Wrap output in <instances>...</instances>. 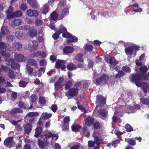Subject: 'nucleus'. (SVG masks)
Here are the masks:
<instances>
[{
	"mask_svg": "<svg viewBox=\"0 0 149 149\" xmlns=\"http://www.w3.org/2000/svg\"><path fill=\"white\" fill-rule=\"evenodd\" d=\"M9 33V31L6 26L2 27L0 31V40L1 36H6Z\"/></svg>",
	"mask_w": 149,
	"mask_h": 149,
	"instance_id": "15",
	"label": "nucleus"
},
{
	"mask_svg": "<svg viewBox=\"0 0 149 149\" xmlns=\"http://www.w3.org/2000/svg\"><path fill=\"white\" fill-rule=\"evenodd\" d=\"M83 132L84 135L87 137H88L90 136L89 132L87 129V127L86 126H84L83 128Z\"/></svg>",
	"mask_w": 149,
	"mask_h": 149,
	"instance_id": "41",
	"label": "nucleus"
},
{
	"mask_svg": "<svg viewBox=\"0 0 149 149\" xmlns=\"http://www.w3.org/2000/svg\"><path fill=\"white\" fill-rule=\"evenodd\" d=\"M148 70L147 67L146 66H142L140 67V70L141 72V74L136 73L135 74H133L131 76V78H132V76L134 75H136V74L138 75H147L146 74Z\"/></svg>",
	"mask_w": 149,
	"mask_h": 149,
	"instance_id": "20",
	"label": "nucleus"
},
{
	"mask_svg": "<svg viewBox=\"0 0 149 149\" xmlns=\"http://www.w3.org/2000/svg\"><path fill=\"white\" fill-rule=\"evenodd\" d=\"M33 43V41H30L24 47V48L26 50H33L34 49L32 45Z\"/></svg>",
	"mask_w": 149,
	"mask_h": 149,
	"instance_id": "35",
	"label": "nucleus"
},
{
	"mask_svg": "<svg viewBox=\"0 0 149 149\" xmlns=\"http://www.w3.org/2000/svg\"><path fill=\"white\" fill-rule=\"evenodd\" d=\"M13 139L12 137H9L5 139L4 141V144L6 146L10 148L13 143Z\"/></svg>",
	"mask_w": 149,
	"mask_h": 149,
	"instance_id": "7",
	"label": "nucleus"
},
{
	"mask_svg": "<svg viewBox=\"0 0 149 149\" xmlns=\"http://www.w3.org/2000/svg\"><path fill=\"white\" fill-rule=\"evenodd\" d=\"M122 68L123 71L126 72L130 73L131 72V69L129 67L124 66Z\"/></svg>",
	"mask_w": 149,
	"mask_h": 149,
	"instance_id": "57",
	"label": "nucleus"
},
{
	"mask_svg": "<svg viewBox=\"0 0 149 149\" xmlns=\"http://www.w3.org/2000/svg\"><path fill=\"white\" fill-rule=\"evenodd\" d=\"M42 131V129L41 127H37L35 130V134L34 136L36 138L39 137L41 135Z\"/></svg>",
	"mask_w": 149,
	"mask_h": 149,
	"instance_id": "29",
	"label": "nucleus"
},
{
	"mask_svg": "<svg viewBox=\"0 0 149 149\" xmlns=\"http://www.w3.org/2000/svg\"><path fill=\"white\" fill-rule=\"evenodd\" d=\"M15 38L14 36L13 35H9L6 37V40L10 42L13 41Z\"/></svg>",
	"mask_w": 149,
	"mask_h": 149,
	"instance_id": "64",
	"label": "nucleus"
},
{
	"mask_svg": "<svg viewBox=\"0 0 149 149\" xmlns=\"http://www.w3.org/2000/svg\"><path fill=\"white\" fill-rule=\"evenodd\" d=\"M74 48L71 46H68L64 48L63 51L64 53L66 54H69L72 53L74 51Z\"/></svg>",
	"mask_w": 149,
	"mask_h": 149,
	"instance_id": "30",
	"label": "nucleus"
},
{
	"mask_svg": "<svg viewBox=\"0 0 149 149\" xmlns=\"http://www.w3.org/2000/svg\"><path fill=\"white\" fill-rule=\"evenodd\" d=\"M149 79V77L144 75H134L131 80L132 82H135L136 86L138 87H141L145 93H147V90L148 88V85L145 82H141L140 80H147Z\"/></svg>",
	"mask_w": 149,
	"mask_h": 149,
	"instance_id": "1",
	"label": "nucleus"
},
{
	"mask_svg": "<svg viewBox=\"0 0 149 149\" xmlns=\"http://www.w3.org/2000/svg\"><path fill=\"white\" fill-rule=\"evenodd\" d=\"M28 63L29 65L32 66H36V68H38V67L37 65V62L35 60L32 59H29L28 60Z\"/></svg>",
	"mask_w": 149,
	"mask_h": 149,
	"instance_id": "40",
	"label": "nucleus"
},
{
	"mask_svg": "<svg viewBox=\"0 0 149 149\" xmlns=\"http://www.w3.org/2000/svg\"><path fill=\"white\" fill-rule=\"evenodd\" d=\"M45 136L46 139H48L51 137L54 141L56 140L58 138V135L56 134H52L50 131H48L47 133H46L45 134Z\"/></svg>",
	"mask_w": 149,
	"mask_h": 149,
	"instance_id": "9",
	"label": "nucleus"
},
{
	"mask_svg": "<svg viewBox=\"0 0 149 149\" xmlns=\"http://www.w3.org/2000/svg\"><path fill=\"white\" fill-rule=\"evenodd\" d=\"M83 55L80 53H78L74 57L75 59L76 60L81 62H84V59L83 58Z\"/></svg>",
	"mask_w": 149,
	"mask_h": 149,
	"instance_id": "31",
	"label": "nucleus"
},
{
	"mask_svg": "<svg viewBox=\"0 0 149 149\" xmlns=\"http://www.w3.org/2000/svg\"><path fill=\"white\" fill-rule=\"evenodd\" d=\"M15 34L16 38L19 39H25L27 35L24 33L19 31L15 32Z\"/></svg>",
	"mask_w": 149,
	"mask_h": 149,
	"instance_id": "14",
	"label": "nucleus"
},
{
	"mask_svg": "<svg viewBox=\"0 0 149 149\" xmlns=\"http://www.w3.org/2000/svg\"><path fill=\"white\" fill-rule=\"evenodd\" d=\"M29 33L31 38L36 37L37 35V30L34 27L31 28L29 30Z\"/></svg>",
	"mask_w": 149,
	"mask_h": 149,
	"instance_id": "23",
	"label": "nucleus"
},
{
	"mask_svg": "<svg viewBox=\"0 0 149 149\" xmlns=\"http://www.w3.org/2000/svg\"><path fill=\"white\" fill-rule=\"evenodd\" d=\"M27 7L26 5L24 3H22L21 4L20 6V8L21 10L23 11H25L27 9Z\"/></svg>",
	"mask_w": 149,
	"mask_h": 149,
	"instance_id": "60",
	"label": "nucleus"
},
{
	"mask_svg": "<svg viewBox=\"0 0 149 149\" xmlns=\"http://www.w3.org/2000/svg\"><path fill=\"white\" fill-rule=\"evenodd\" d=\"M81 126L79 125H76L74 123L72 126V130L73 132H76L78 131L81 128Z\"/></svg>",
	"mask_w": 149,
	"mask_h": 149,
	"instance_id": "37",
	"label": "nucleus"
},
{
	"mask_svg": "<svg viewBox=\"0 0 149 149\" xmlns=\"http://www.w3.org/2000/svg\"><path fill=\"white\" fill-rule=\"evenodd\" d=\"M141 102L146 105L149 104V99L148 98L142 97L140 99Z\"/></svg>",
	"mask_w": 149,
	"mask_h": 149,
	"instance_id": "42",
	"label": "nucleus"
},
{
	"mask_svg": "<svg viewBox=\"0 0 149 149\" xmlns=\"http://www.w3.org/2000/svg\"><path fill=\"white\" fill-rule=\"evenodd\" d=\"M11 48L8 43L0 42V52L2 56H8L9 54L6 52L9 51Z\"/></svg>",
	"mask_w": 149,
	"mask_h": 149,
	"instance_id": "2",
	"label": "nucleus"
},
{
	"mask_svg": "<svg viewBox=\"0 0 149 149\" xmlns=\"http://www.w3.org/2000/svg\"><path fill=\"white\" fill-rule=\"evenodd\" d=\"M39 115V113L37 112H30L27 114V116L29 117H33L37 116Z\"/></svg>",
	"mask_w": 149,
	"mask_h": 149,
	"instance_id": "51",
	"label": "nucleus"
},
{
	"mask_svg": "<svg viewBox=\"0 0 149 149\" xmlns=\"http://www.w3.org/2000/svg\"><path fill=\"white\" fill-rule=\"evenodd\" d=\"M139 47L136 46H129L127 48L125 49V52L130 55L133 54V51L134 50L137 51L139 49Z\"/></svg>",
	"mask_w": 149,
	"mask_h": 149,
	"instance_id": "6",
	"label": "nucleus"
},
{
	"mask_svg": "<svg viewBox=\"0 0 149 149\" xmlns=\"http://www.w3.org/2000/svg\"><path fill=\"white\" fill-rule=\"evenodd\" d=\"M65 61L63 60H58L55 64V68L59 69L61 68L62 70L65 68Z\"/></svg>",
	"mask_w": 149,
	"mask_h": 149,
	"instance_id": "5",
	"label": "nucleus"
},
{
	"mask_svg": "<svg viewBox=\"0 0 149 149\" xmlns=\"http://www.w3.org/2000/svg\"><path fill=\"white\" fill-rule=\"evenodd\" d=\"M8 76L10 79H13L15 78V75L14 71L11 70H10L8 74Z\"/></svg>",
	"mask_w": 149,
	"mask_h": 149,
	"instance_id": "43",
	"label": "nucleus"
},
{
	"mask_svg": "<svg viewBox=\"0 0 149 149\" xmlns=\"http://www.w3.org/2000/svg\"><path fill=\"white\" fill-rule=\"evenodd\" d=\"M52 116V113H45L42 114V118L44 119H47L50 118Z\"/></svg>",
	"mask_w": 149,
	"mask_h": 149,
	"instance_id": "44",
	"label": "nucleus"
},
{
	"mask_svg": "<svg viewBox=\"0 0 149 149\" xmlns=\"http://www.w3.org/2000/svg\"><path fill=\"white\" fill-rule=\"evenodd\" d=\"M45 70V68L42 67L36 71L35 72V76H38V77H40L42 74L44 73Z\"/></svg>",
	"mask_w": 149,
	"mask_h": 149,
	"instance_id": "21",
	"label": "nucleus"
},
{
	"mask_svg": "<svg viewBox=\"0 0 149 149\" xmlns=\"http://www.w3.org/2000/svg\"><path fill=\"white\" fill-rule=\"evenodd\" d=\"M26 72L29 75L32 76L33 70V68L30 66L28 64L26 65Z\"/></svg>",
	"mask_w": 149,
	"mask_h": 149,
	"instance_id": "33",
	"label": "nucleus"
},
{
	"mask_svg": "<svg viewBox=\"0 0 149 149\" xmlns=\"http://www.w3.org/2000/svg\"><path fill=\"white\" fill-rule=\"evenodd\" d=\"M26 14L28 16L30 17H36L38 15V13L37 11L31 9L27 10Z\"/></svg>",
	"mask_w": 149,
	"mask_h": 149,
	"instance_id": "19",
	"label": "nucleus"
},
{
	"mask_svg": "<svg viewBox=\"0 0 149 149\" xmlns=\"http://www.w3.org/2000/svg\"><path fill=\"white\" fill-rule=\"evenodd\" d=\"M93 48V47L91 45H86L85 47V49L86 51L89 52L92 51Z\"/></svg>",
	"mask_w": 149,
	"mask_h": 149,
	"instance_id": "56",
	"label": "nucleus"
},
{
	"mask_svg": "<svg viewBox=\"0 0 149 149\" xmlns=\"http://www.w3.org/2000/svg\"><path fill=\"white\" fill-rule=\"evenodd\" d=\"M83 85V87L84 88H87L91 84V81L89 80H86L82 81Z\"/></svg>",
	"mask_w": 149,
	"mask_h": 149,
	"instance_id": "47",
	"label": "nucleus"
},
{
	"mask_svg": "<svg viewBox=\"0 0 149 149\" xmlns=\"http://www.w3.org/2000/svg\"><path fill=\"white\" fill-rule=\"evenodd\" d=\"M109 77L106 75H103L101 77L97 78L96 81V84L99 85L106 83L108 80Z\"/></svg>",
	"mask_w": 149,
	"mask_h": 149,
	"instance_id": "4",
	"label": "nucleus"
},
{
	"mask_svg": "<svg viewBox=\"0 0 149 149\" xmlns=\"http://www.w3.org/2000/svg\"><path fill=\"white\" fill-rule=\"evenodd\" d=\"M63 80L64 79L63 78H60L54 84L55 88L58 89L62 87L63 86Z\"/></svg>",
	"mask_w": 149,
	"mask_h": 149,
	"instance_id": "17",
	"label": "nucleus"
},
{
	"mask_svg": "<svg viewBox=\"0 0 149 149\" xmlns=\"http://www.w3.org/2000/svg\"><path fill=\"white\" fill-rule=\"evenodd\" d=\"M69 8H70V7H68V8L66 7L63 10H62L61 12H59L58 17L59 19H62L64 17V15H66L67 14H68V9Z\"/></svg>",
	"mask_w": 149,
	"mask_h": 149,
	"instance_id": "16",
	"label": "nucleus"
},
{
	"mask_svg": "<svg viewBox=\"0 0 149 149\" xmlns=\"http://www.w3.org/2000/svg\"><path fill=\"white\" fill-rule=\"evenodd\" d=\"M49 6L47 4H45L41 8L40 11L42 14H45L49 12Z\"/></svg>",
	"mask_w": 149,
	"mask_h": 149,
	"instance_id": "34",
	"label": "nucleus"
},
{
	"mask_svg": "<svg viewBox=\"0 0 149 149\" xmlns=\"http://www.w3.org/2000/svg\"><path fill=\"white\" fill-rule=\"evenodd\" d=\"M23 112V110L17 107L13 108L10 111V113L12 114L17 113H22Z\"/></svg>",
	"mask_w": 149,
	"mask_h": 149,
	"instance_id": "26",
	"label": "nucleus"
},
{
	"mask_svg": "<svg viewBox=\"0 0 149 149\" xmlns=\"http://www.w3.org/2000/svg\"><path fill=\"white\" fill-rule=\"evenodd\" d=\"M27 2L33 8H37V3L36 0H27Z\"/></svg>",
	"mask_w": 149,
	"mask_h": 149,
	"instance_id": "24",
	"label": "nucleus"
},
{
	"mask_svg": "<svg viewBox=\"0 0 149 149\" xmlns=\"http://www.w3.org/2000/svg\"><path fill=\"white\" fill-rule=\"evenodd\" d=\"M72 85V82L70 81H69L65 85V88L66 89H68Z\"/></svg>",
	"mask_w": 149,
	"mask_h": 149,
	"instance_id": "63",
	"label": "nucleus"
},
{
	"mask_svg": "<svg viewBox=\"0 0 149 149\" xmlns=\"http://www.w3.org/2000/svg\"><path fill=\"white\" fill-rule=\"evenodd\" d=\"M78 38L74 36H71L70 38L68 39L67 41L68 43H70V42H75L77 41Z\"/></svg>",
	"mask_w": 149,
	"mask_h": 149,
	"instance_id": "45",
	"label": "nucleus"
},
{
	"mask_svg": "<svg viewBox=\"0 0 149 149\" xmlns=\"http://www.w3.org/2000/svg\"><path fill=\"white\" fill-rule=\"evenodd\" d=\"M22 22L21 20L19 19H15L11 22V25L13 27H14L20 25Z\"/></svg>",
	"mask_w": 149,
	"mask_h": 149,
	"instance_id": "25",
	"label": "nucleus"
},
{
	"mask_svg": "<svg viewBox=\"0 0 149 149\" xmlns=\"http://www.w3.org/2000/svg\"><path fill=\"white\" fill-rule=\"evenodd\" d=\"M28 83L24 81H21L19 82V86L22 87H25L27 85Z\"/></svg>",
	"mask_w": 149,
	"mask_h": 149,
	"instance_id": "55",
	"label": "nucleus"
},
{
	"mask_svg": "<svg viewBox=\"0 0 149 149\" xmlns=\"http://www.w3.org/2000/svg\"><path fill=\"white\" fill-rule=\"evenodd\" d=\"M38 144L39 148L41 149H43L44 148L46 145V143L43 141L39 139L38 140Z\"/></svg>",
	"mask_w": 149,
	"mask_h": 149,
	"instance_id": "38",
	"label": "nucleus"
},
{
	"mask_svg": "<svg viewBox=\"0 0 149 149\" xmlns=\"http://www.w3.org/2000/svg\"><path fill=\"white\" fill-rule=\"evenodd\" d=\"M46 100L43 97H40L39 98V103L40 104H45Z\"/></svg>",
	"mask_w": 149,
	"mask_h": 149,
	"instance_id": "52",
	"label": "nucleus"
},
{
	"mask_svg": "<svg viewBox=\"0 0 149 149\" xmlns=\"http://www.w3.org/2000/svg\"><path fill=\"white\" fill-rule=\"evenodd\" d=\"M63 121L64 123H64V125H66V128L67 129V125L68 124H69V122L70 121V119L69 117L65 116L63 119Z\"/></svg>",
	"mask_w": 149,
	"mask_h": 149,
	"instance_id": "49",
	"label": "nucleus"
},
{
	"mask_svg": "<svg viewBox=\"0 0 149 149\" xmlns=\"http://www.w3.org/2000/svg\"><path fill=\"white\" fill-rule=\"evenodd\" d=\"M88 146L89 147H94L98 145L94 141H89L88 142Z\"/></svg>",
	"mask_w": 149,
	"mask_h": 149,
	"instance_id": "50",
	"label": "nucleus"
},
{
	"mask_svg": "<svg viewBox=\"0 0 149 149\" xmlns=\"http://www.w3.org/2000/svg\"><path fill=\"white\" fill-rule=\"evenodd\" d=\"M125 128L126 129V131L129 132L132 131L133 130L132 127L128 124H127L125 125Z\"/></svg>",
	"mask_w": 149,
	"mask_h": 149,
	"instance_id": "53",
	"label": "nucleus"
},
{
	"mask_svg": "<svg viewBox=\"0 0 149 149\" xmlns=\"http://www.w3.org/2000/svg\"><path fill=\"white\" fill-rule=\"evenodd\" d=\"M125 74V73L122 70H119L118 73L115 75V77L118 79L123 77Z\"/></svg>",
	"mask_w": 149,
	"mask_h": 149,
	"instance_id": "46",
	"label": "nucleus"
},
{
	"mask_svg": "<svg viewBox=\"0 0 149 149\" xmlns=\"http://www.w3.org/2000/svg\"><path fill=\"white\" fill-rule=\"evenodd\" d=\"M93 135L94 139V141L98 145H99L102 141V139L100 138V134L97 132H94Z\"/></svg>",
	"mask_w": 149,
	"mask_h": 149,
	"instance_id": "11",
	"label": "nucleus"
},
{
	"mask_svg": "<svg viewBox=\"0 0 149 149\" xmlns=\"http://www.w3.org/2000/svg\"><path fill=\"white\" fill-rule=\"evenodd\" d=\"M18 106L19 108L26 109V107L24 105V103L22 101H20L18 104Z\"/></svg>",
	"mask_w": 149,
	"mask_h": 149,
	"instance_id": "59",
	"label": "nucleus"
},
{
	"mask_svg": "<svg viewBox=\"0 0 149 149\" xmlns=\"http://www.w3.org/2000/svg\"><path fill=\"white\" fill-rule=\"evenodd\" d=\"M15 58L16 61L19 62L24 61L25 60V57L21 54H15Z\"/></svg>",
	"mask_w": 149,
	"mask_h": 149,
	"instance_id": "18",
	"label": "nucleus"
},
{
	"mask_svg": "<svg viewBox=\"0 0 149 149\" xmlns=\"http://www.w3.org/2000/svg\"><path fill=\"white\" fill-rule=\"evenodd\" d=\"M109 63L110 64L113 65H116L118 63V61L116 60L113 57H110L109 60Z\"/></svg>",
	"mask_w": 149,
	"mask_h": 149,
	"instance_id": "48",
	"label": "nucleus"
},
{
	"mask_svg": "<svg viewBox=\"0 0 149 149\" xmlns=\"http://www.w3.org/2000/svg\"><path fill=\"white\" fill-rule=\"evenodd\" d=\"M22 44L19 42H16L12 45V47L15 50L17 49L20 50L22 47Z\"/></svg>",
	"mask_w": 149,
	"mask_h": 149,
	"instance_id": "28",
	"label": "nucleus"
},
{
	"mask_svg": "<svg viewBox=\"0 0 149 149\" xmlns=\"http://www.w3.org/2000/svg\"><path fill=\"white\" fill-rule=\"evenodd\" d=\"M24 132L28 134H29L31 132L32 130V125L30 123H27L23 125Z\"/></svg>",
	"mask_w": 149,
	"mask_h": 149,
	"instance_id": "8",
	"label": "nucleus"
},
{
	"mask_svg": "<svg viewBox=\"0 0 149 149\" xmlns=\"http://www.w3.org/2000/svg\"><path fill=\"white\" fill-rule=\"evenodd\" d=\"M78 93V89L73 88L69 89L68 91L69 95L71 97H74L76 96L77 94Z\"/></svg>",
	"mask_w": 149,
	"mask_h": 149,
	"instance_id": "13",
	"label": "nucleus"
},
{
	"mask_svg": "<svg viewBox=\"0 0 149 149\" xmlns=\"http://www.w3.org/2000/svg\"><path fill=\"white\" fill-rule=\"evenodd\" d=\"M77 103L78 105V108L79 109L81 110L82 111H84V113H87V111L85 109V108L83 107L82 105H79V103L78 101H77Z\"/></svg>",
	"mask_w": 149,
	"mask_h": 149,
	"instance_id": "61",
	"label": "nucleus"
},
{
	"mask_svg": "<svg viewBox=\"0 0 149 149\" xmlns=\"http://www.w3.org/2000/svg\"><path fill=\"white\" fill-rule=\"evenodd\" d=\"M96 103L97 106L102 107L106 103V100L103 96L101 95H97L96 97Z\"/></svg>",
	"mask_w": 149,
	"mask_h": 149,
	"instance_id": "3",
	"label": "nucleus"
},
{
	"mask_svg": "<svg viewBox=\"0 0 149 149\" xmlns=\"http://www.w3.org/2000/svg\"><path fill=\"white\" fill-rule=\"evenodd\" d=\"M67 31L66 29L62 25H61L59 28L58 30L57 31V33L58 34H60L61 33H64Z\"/></svg>",
	"mask_w": 149,
	"mask_h": 149,
	"instance_id": "36",
	"label": "nucleus"
},
{
	"mask_svg": "<svg viewBox=\"0 0 149 149\" xmlns=\"http://www.w3.org/2000/svg\"><path fill=\"white\" fill-rule=\"evenodd\" d=\"M22 12L20 10H18L14 12L11 14L7 15V18L8 19H11L15 17H20L22 15Z\"/></svg>",
	"mask_w": 149,
	"mask_h": 149,
	"instance_id": "12",
	"label": "nucleus"
},
{
	"mask_svg": "<svg viewBox=\"0 0 149 149\" xmlns=\"http://www.w3.org/2000/svg\"><path fill=\"white\" fill-rule=\"evenodd\" d=\"M94 121V120L93 118L88 116L86 119V124L90 126L93 123Z\"/></svg>",
	"mask_w": 149,
	"mask_h": 149,
	"instance_id": "27",
	"label": "nucleus"
},
{
	"mask_svg": "<svg viewBox=\"0 0 149 149\" xmlns=\"http://www.w3.org/2000/svg\"><path fill=\"white\" fill-rule=\"evenodd\" d=\"M66 0H60L58 6L60 7H63L66 5Z\"/></svg>",
	"mask_w": 149,
	"mask_h": 149,
	"instance_id": "58",
	"label": "nucleus"
},
{
	"mask_svg": "<svg viewBox=\"0 0 149 149\" xmlns=\"http://www.w3.org/2000/svg\"><path fill=\"white\" fill-rule=\"evenodd\" d=\"M98 114L102 117L106 118L108 115V111L104 109H101L98 110Z\"/></svg>",
	"mask_w": 149,
	"mask_h": 149,
	"instance_id": "22",
	"label": "nucleus"
},
{
	"mask_svg": "<svg viewBox=\"0 0 149 149\" xmlns=\"http://www.w3.org/2000/svg\"><path fill=\"white\" fill-rule=\"evenodd\" d=\"M77 67L74 64L72 63H70L67 65V68L68 70H73L77 69Z\"/></svg>",
	"mask_w": 149,
	"mask_h": 149,
	"instance_id": "39",
	"label": "nucleus"
},
{
	"mask_svg": "<svg viewBox=\"0 0 149 149\" xmlns=\"http://www.w3.org/2000/svg\"><path fill=\"white\" fill-rule=\"evenodd\" d=\"M38 99L37 96L36 95H32L30 96V101L31 102V106L29 108V109H31L33 108V107L36 106V102Z\"/></svg>",
	"mask_w": 149,
	"mask_h": 149,
	"instance_id": "10",
	"label": "nucleus"
},
{
	"mask_svg": "<svg viewBox=\"0 0 149 149\" xmlns=\"http://www.w3.org/2000/svg\"><path fill=\"white\" fill-rule=\"evenodd\" d=\"M127 142L130 145L134 146L136 144V142L134 140L132 139H129L127 140Z\"/></svg>",
	"mask_w": 149,
	"mask_h": 149,
	"instance_id": "54",
	"label": "nucleus"
},
{
	"mask_svg": "<svg viewBox=\"0 0 149 149\" xmlns=\"http://www.w3.org/2000/svg\"><path fill=\"white\" fill-rule=\"evenodd\" d=\"M59 16V14H58L55 12H53L51 13L50 15L51 20H56Z\"/></svg>",
	"mask_w": 149,
	"mask_h": 149,
	"instance_id": "32",
	"label": "nucleus"
},
{
	"mask_svg": "<svg viewBox=\"0 0 149 149\" xmlns=\"http://www.w3.org/2000/svg\"><path fill=\"white\" fill-rule=\"evenodd\" d=\"M11 99L12 100H15L17 97V93L15 92H13L11 95Z\"/></svg>",
	"mask_w": 149,
	"mask_h": 149,
	"instance_id": "62",
	"label": "nucleus"
}]
</instances>
